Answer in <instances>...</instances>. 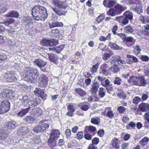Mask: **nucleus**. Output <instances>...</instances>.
I'll return each instance as SVG.
<instances>
[{
	"instance_id": "obj_50",
	"label": "nucleus",
	"mask_w": 149,
	"mask_h": 149,
	"mask_svg": "<svg viewBox=\"0 0 149 149\" xmlns=\"http://www.w3.org/2000/svg\"><path fill=\"white\" fill-rule=\"evenodd\" d=\"M116 61L119 65L122 66H123V64H126L125 61L119 56H118V58L116 60Z\"/></svg>"
},
{
	"instance_id": "obj_45",
	"label": "nucleus",
	"mask_w": 149,
	"mask_h": 149,
	"mask_svg": "<svg viewBox=\"0 0 149 149\" xmlns=\"http://www.w3.org/2000/svg\"><path fill=\"white\" fill-rule=\"evenodd\" d=\"M125 41L127 42H131L133 44H135L136 40L132 37L128 36L126 37Z\"/></svg>"
},
{
	"instance_id": "obj_34",
	"label": "nucleus",
	"mask_w": 149,
	"mask_h": 149,
	"mask_svg": "<svg viewBox=\"0 0 149 149\" xmlns=\"http://www.w3.org/2000/svg\"><path fill=\"white\" fill-rule=\"evenodd\" d=\"M149 141V138L146 136L144 137L139 141V144L141 146H144Z\"/></svg>"
},
{
	"instance_id": "obj_38",
	"label": "nucleus",
	"mask_w": 149,
	"mask_h": 149,
	"mask_svg": "<svg viewBox=\"0 0 149 149\" xmlns=\"http://www.w3.org/2000/svg\"><path fill=\"white\" fill-rule=\"evenodd\" d=\"M52 8L54 11L59 16L64 15L65 14V11L62 10V8H59V9L54 8Z\"/></svg>"
},
{
	"instance_id": "obj_58",
	"label": "nucleus",
	"mask_w": 149,
	"mask_h": 149,
	"mask_svg": "<svg viewBox=\"0 0 149 149\" xmlns=\"http://www.w3.org/2000/svg\"><path fill=\"white\" fill-rule=\"evenodd\" d=\"M111 56L109 54L104 53L102 56V58L104 60H106L108 59Z\"/></svg>"
},
{
	"instance_id": "obj_57",
	"label": "nucleus",
	"mask_w": 149,
	"mask_h": 149,
	"mask_svg": "<svg viewBox=\"0 0 149 149\" xmlns=\"http://www.w3.org/2000/svg\"><path fill=\"white\" fill-rule=\"evenodd\" d=\"M83 134L82 132H79L77 134V139L79 140L81 139L84 137Z\"/></svg>"
},
{
	"instance_id": "obj_3",
	"label": "nucleus",
	"mask_w": 149,
	"mask_h": 149,
	"mask_svg": "<svg viewBox=\"0 0 149 149\" xmlns=\"http://www.w3.org/2000/svg\"><path fill=\"white\" fill-rule=\"evenodd\" d=\"M19 102H21V105L24 107H35L41 102L40 100L38 98L33 99L30 100L29 99V97L27 96H24L23 97L22 99L19 100Z\"/></svg>"
},
{
	"instance_id": "obj_53",
	"label": "nucleus",
	"mask_w": 149,
	"mask_h": 149,
	"mask_svg": "<svg viewBox=\"0 0 149 149\" xmlns=\"http://www.w3.org/2000/svg\"><path fill=\"white\" fill-rule=\"evenodd\" d=\"M102 71L100 72V73L104 75L107 76L110 74V72L107 69H101Z\"/></svg>"
},
{
	"instance_id": "obj_44",
	"label": "nucleus",
	"mask_w": 149,
	"mask_h": 149,
	"mask_svg": "<svg viewBox=\"0 0 149 149\" xmlns=\"http://www.w3.org/2000/svg\"><path fill=\"white\" fill-rule=\"evenodd\" d=\"M75 91L76 93L79 94L81 96H83L86 95V93L80 88H76Z\"/></svg>"
},
{
	"instance_id": "obj_18",
	"label": "nucleus",
	"mask_w": 149,
	"mask_h": 149,
	"mask_svg": "<svg viewBox=\"0 0 149 149\" xmlns=\"http://www.w3.org/2000/svg\"><path fill=\"white\" fill-rule=\"evenodd\" d=\"M16 123L15 121H12L6 123L5 127L8 130H10L15 128L16 126Z\"/></svg>"
},
{
	"instance_id": "obj_40",
	"label": "nucleus",
	"mask_w": 149,
	"mask_h": 149,
	"mask_svg": "<svg viewBox=\"0 0 149 149\" xmlns=\"http://www.w3.org/2000/svg\"><path fill=\"white\" fill-rule=\"evenodd\" d=\"M134 50L133 53L137 55L140 53L141 52V48L139 45H136L133 47Z\"/></svg>"
},
{
	"instance_id": "obj_52",
	"label": "nucleus",
	"mask_w": 149,
	"mask_h": 149,
	"mask_svg": "<svg viewBox=\"0 0 149 149\" xmlns=\"http://www.w3.org/2000/svg\"><path fill=\"white\" fill-rule=\"evenodd\" d=\"M7 59L6 55L3 53H0V62L6 60Z\"/></svg>"
},
{
	"instance_id": "obj_9",
	"label": "nucleus",
	"mask_w": 149,
	"mask_h": 149,
	"mask_svg": "<svg viewBox=\"0 0 149 149\" xmlns=\"http://www.w3.org/2000/svg\"><path fill=\"white\" fill-rule=\"evenodd\" d=\"M52 3L59 8H63L65 9L68 6L66 1H62L59 0H52Z\"/></svg>"
},
{
	"instance_id": "obj_19",
	"label": "nucleus",
	"mask_w": 149,
	"mask_h": 149,
	"mask_svg": "<svg viewBox=\"0 0 149 149\" xmlns=\"http://www.w3.org/2000/svg\"><path fill=\"white\" fill-rule=\"evenodd\" d=\"M29 131L27 127H22L18 130L17 134L19 136H22L26 134Z\"/></svg>"
},
{
	"instance_id": "obj_59",
	"label": "nucleus",
	"mask_w": 149,
	"mask_h": 149,
	"mask_svg": "<svg viewBox=\"0 0 149 149\" xmlns=\"http://www.w3.org/2000/svg\"><path fill=\"white\" fill-rule=\"evenodd\" d=\"M99 139L97 137H95L92 140V144L96 145L99 143Z\"/></svg>"
},
{
	"instance_id": "obj_28",
	"label": "nucleus",
	"mask_w": 149,
	"mask_h": 149,
	"mask_svg": "<svg viewBox=\"0 0 149 149\" xmlns=\"http://www.w3.org/2000/svg\"><path fill=\"white\" fill-rule=\"evenodd\" d=\"M49 58L50 61L55 64L57 65L59 63L58 58L54 54H50L49 55Z\"/></svg>"
},
{
	"instance_id": "obj_24",
	"label": "nucleus",
	"mask_w": 149,
	"mask_h": 149,
	"mask_svg": "<svg viewBox=\"0 0 149 149\" xmlns=\"http://www.w3.org/2000/svg\"><path fill=\"white\" fill-rule=\"evenodd\" d=\"M108 46L111 49L113 50H121L123 49L122 47L119 46L114 42H110Z\"/></svg>"
},
{
	"instance_id": "obj_54",
	"label": "nucleus",
	"mask_w": 149,
	"mask_h": 149,
	"mask_svg": "<svg viewBox=\"0 0 149 149\" xmlns=\"http://www.w3.org/2000/svg\"><path fill=\"white\" fill-rule=\"evenodd\" d=\"M42 91L40 89L38 88H36L35 90L34 91L35 95L38 96H39L40 94L42 93Z\"/></svg>"
},
{
	"instance_id": "obj_30",
	"label": "nucleus",
	"mask_w": 149,
	"mask_h": 149,
	"mask_svg": "<svg viewBox=\"0 0 149 149\" xmlns=\"http://www.w3.org/2000/svg\"><path fill=\"white\" fill-rule=\"evenodd\" d=\"M41 142L40 136L39 135L34 136L31 139V142L32 144H38Z\"/></svg>"
},
{
	"instance_id": "obj_62",
	"label": "nucleus",
	"mask_w": 149,
	"mask_h": 149,
	"mask_svg": "<svg viewBox=\"0 0 149 149\" xmlns=\"http://www.w3.org/2000/svg\"><path fill=\"white\" fill-rule=\"evenodd\" d=\"M52 33L54 34V35H53L54 37L57 36H58V33H59V30L57 29H52Z\"/></svg>"
},
{
	"instance_id": "obj_63",
	"label": "nucleus",
	"mask_w": 149,
	"mask_h": 149,
	"mask_svg": "<svg viewBox=\"0 0 149 149\" xmlns=\"http://www.w3.org/2000/svg\"><path fill=\"white\" fill-rule=\"evenodd\" d=\"M140 98L139 97H136L133 100V102L134 104H137L140 101Z\"/></svg>"
},
{
	"instance_id": "obj_60",
	"label": "nucleus",
	"mask_w": 149,
	"mask_h": 149,
	"mask_svg": "<svg viewBox=\"0 0 149 149\" xmlns=\"http://www.w3.org/2000/svg\"><path fill=\"white\" fill-rule=\"evenodd\" d=\"M104 16L102 14L100 15L97 17L96 21L99 23L104 19Z\"/></svg>"
},
{
	"instance_id": "obj_22",
	"label": "nucleus",
	"mask_w": 149,
	"mask_h": 149,
	"mask_svg": "<svg viewBox=\"0 0 149 149\" xmlns=\"http://www.w3.org/2000/svg\"><path fill=\"white\" fill-rule=\"evenodd\" d=\"M5 30L7 32L9 36L13 37L15 34L16 32L15 29L12 26H8L5 29Z\"/></svg>"
},
{
	"instance_id": "obj_51",
	"label": "nucleus",
	"mask_w": 149,
	"mask_h": 149,
	"mask_svg": "<svg viewBox=\"0 0 149 149\" xmlns=\"http://www.w3.org/2000/svg\"><path fill=\"white\" fill-rule=\"evenodd\" d=\"M126 108L122 106H119L117 108V111L119 114L124 113L126 111Z\"/></svg>"
},
{
	"instance_id": "obj_43",
	"label": "nucleus",
	"mask_w": 149,
	"mask_h": 149,
	"mask_svg": "<svg viewBox=\"0 0 149 149\" xmlns=\"http://www.w3.org/2000/svg\"><path fill=\"white\" fill-rule=\"evenodd\" d=\"M116 14V12L113 8L110 9L107 13V15H108L114 16Z\"/></svg>"
},
{
	"instance_id": "obj_41",
	"label": "nucleus",
	"mask_w": 149,
	"mask_h": 149,
	"mask_svg": "<svg viewBox=\"0 0 149 149\" xmlns=\"http://www.w3.org/2000/svg\"><path fill=\"white\" fill-rule=\"evenodd\" d=\"M124 30L127 33H132L134 31L133 29L131 26L128 25L124 27Z\"/></svg>"
},
{
	"instance_id": "obj_39",
	"label": "nucleus",
	"mask_w": 149,
	"mask_h": 149,
	"mask_svg": "<svg viewBox=\"0 0 149 149\" xmlns=\"http://www.w3.org/2000/svg\"><path fill=\"white\" fill-rule=\"evenodd\" d=\"M112 63V62L108 60L104 62L103 64L101 66L100 68L101 69H107L109 68V64Z\"/></svg>"
},
{
	"instance_id": "obj_48",
	"label": "nucleus",
	"mask_w": 149,
	"mask_h": 149,
	"mask_svg": "<svg viewBox=\"0 0 149 149\" xmlns=\"http://www.w3.org/2000/svg\"><path fill=\"white\" fill-rule=\"evenodd\" d=\"M99 63H97L95 65H93L91 69V72L92 73H94L96 72L99 67Z\"/></svg>"
},
{
	"instance_id": "obj_1",
	"label": "nucleus",
	"mask_w": 149,
	"mask_h": 149,
	"mask_svg": "<svg viewBox=\"0 0 149 149\" xmlns=\"http://www.w3.org/2000/svg\"><path fill=\"white\" fill-rule=\"evenodd\" d=\"M24 80L29 82L32 83L41 81L39 86L41 87H45L47 85L48 78L45 75L39 74V71L36 68L28 67L25 68L21 73Z\"/></svg>"
},
{
	"instance_id": "obj_8",
	"label": "nucleus",
	"mask_w": 149,
	"mask_h": 149,
	"mask_svg": "<svg viewBox=\"0 0 149 149\" xmlns=\"http://www.w3.org/2000/svg\"><path fill=\"white\" fill-rule=\"evenodd\" d=\"M41 43L43 46L51 47L57 45L58 42V40L55 39L49 40L44 38L41 41Z\"/></svg>"
},
{
	"instance_id": "obj_13",
	"label": "nucleus",
	"mask_w": 149,
	"mask_h": 149,
	"mask_svg": "<svg viewBox=\"0 0 149 149\" xmlns=\"http://www.w3.org/2000/svg\"><path fill=\"white\" fill-rule=\"evenodd\" d=\"M136 86H143L146 84V80L143 76H137Z\"/></svg>"
},
{
	"instance_id": "obj_21",
	"label": "nucleus",
	"mask_w": 149,
	"mask_h": 149,
	"mask_svg": "<svg viewBox=\"0 0 149 149\" xmlns=\"http://www.w3.org/2000/svg\"><path fill=\"white\" fill-rule=\"evenodd\" d=\"M60 134V132L58 130H53L51 133L50 137L55 139H57L59 137Z\"/></svg>"
},
{
	"instance_id": "obj_33",
	"label": "nucleus",
	"mask_w": 149,
	"mask_h": 149,
	"mask_svg": "<svg viewBox=\"0 0 149 149\" xmlns=\"http://www.w3.org/2000/svg\"><path fill=\"white\" fill-rule=\"evenodd\" d=\"M112 145L113 148L116 149H119L120 148L118 143V139L115 138L113 139L111 141Z\"/></svg>"
},
{
	"instance_id": "obj_10",
	"label": "nucleus",
	"mask_w": 149,
	"mask_h": 149,
	"mask_svg": "<svg viewBox=\"0 0 149 149\" xmlns=\"http://www.w3.org/2000/svg\"><path fill=\"white\" fill-rule=\"evenodd\" d=\"M1 96L2 99L6 98L12 99L14 97V94L12 91L8 89L4 90L1 93Z\"/></svg>"
},
{
	"instance_id": "obj_15",
	"label": "nucleus",
	"mask_w": 149,
	"mask_h": 149,
	"mask_svg": "<svg viewBox=\"0 0 149 149\" xmlns=\"http://www.w3.org/2000/svg\"><path fill=\"white\" fill-rule=\"evenodd\" d=\"M31 107H29L25 109H22L18 112L17 116L22 118L27 114L30 110Z\"/></svg>"
},
{
	"instance_id": "obj_42",
	"label": "nucleus",
	"mask_w": 149,
	"mask_h": 149,
	"mask_svg": "<svg viewBox=\"0 0 149 149\" xmlns=\"http://www.w3.org/2000/svg\"><path fill=\"white\" fill-rule=\"evenodd\" d=\"M109 70L113 73H117L119 70V68L116 65H113L109 68Z\"/></svg>"
},
{
	"instance_id": "obj_64",
	"label": "nucleus",
	"mask_w": 149,
	"mask_h": 149,
	"mask_svg": "<svg viewBox=\"0 0 149 149\" xmlns=\"http://www.w3.org/2000/svg\"><path fill=\"white\" fill-rule=\"evenodd\" d=\"M68 110L71 112H74L75 111L74 106L70 104L67 107Z\"/></svg>"
},
{
	"instance_id": "obj_6",
	"label": "nucleus",
	"mask_w": 149,
	"mask_h": 149,
	"mask_svg": "<svg viewBox=\"0 0 149 149\" xmlns=\"http://www.w3.org/2000/svg\"><path fill=\"white\" fill-rule=\"evenodd\" d=\"M44 120H42L40 123L39 125L33 128V131L36 133H40L44 131L48 128L49 124L45 123Z\"/></svg>"
},
{
	"instance_id": "obj_16",
	"label": "nucleus",
	"mask_w": 149,
	"mask_h": 149,
	"mask_svg": "<svg viewBox=\"0 0 149 149\" xmlns=\"http://www.w3.org/2000/svg\"><path fill=\"white\" fill-rule=\"evenodd\" d=\"M101 85L106 88L108 92L112 89V84L108 79H106L105 82L102 83Z\"/></svg>"
},
{
	"instance_id": "obj_26",
	"label": "nucleus",
	"mask_w": 149,
	"mask_h": 149,
	"mask_svg": "<svg viewBox=\"0 0 149 149\" xmlns=\"http://www.w3.org/2000/svg\"><path fill=\"white\" fill-rule=\"evenodd\" d=\"M56 140L50 137L48 141V145L52 149H54V148L56 146Z\"/></svg>"
},
{
	"instance_id": "obj_17",
	"label": "nucleus",
	"mask_w": 149,
	"mask_h": 149,
	"mask_svg": "<svg viewBox=\"0 0 149 149\" xmlns=\"http://www.w3.org/2000/svg\"><path fill=\"white\" fill-rule=\"evenodd\" d=\"M139 108L142 112L148 111H149V104L148 103H142L139 104Z\"/></svg>"
},
{
	"instance_id": "obj_14",
	"label": "nucleus",
	"mask_w": 149,
	"mask_h": 149,
	"mask_svg": "<svg viewBox=\"0 0 149 149\" xmlns=\"http://www.w3.org/2000/svg\"><path fill=\"white\" fill-rule=\"evenodd\" d=\"M116 3V0H104L103 3L106 7L110 8L113 6Z\"/></svg>"
},
{
	"instance_id": "obj_47",
	"label": "nucleus",
	"mask_w": 149,
	"mask_h": 149,
	"mask_svg": "<svg viewBox=\"0 0 149 149\" xmlns=\"http://www.w3.org/2000/svg\"><path fill=\"white\" fill-rule=\"evenodd\" d=\"M15 22V20L13 18L7 19L6 21H4L3 24L6 26H8L9 25L12 24Z\"/></svg>"
},
{
	"instance_id": "obj_61",
	"label": "nucleus",
	"mask_w": 149,
	"mask_h": 149,
	"mask_svg": "<svg viewBox=\"0 0 149 149\" xmlns=\"http://www.w3.org/2000/svg\"><path fill=\"white\" fill-rule=\"evenodd\" d=\"M120 91V93H118L117 94V95L119 96L120 98H124L126 97L125 95H124V93L122 92V91L120 89L118 90Z\"/></svg>"
},
{
	"instance_id": "obj_37",
	"label": "nucleus",
	"mask_w": 149,
	"mask_h": 149,
	"mask_svg": "<svg viewBox=\"0 0 149 149\" xmlns=\"http://www.w3.org/2000/svg\"><path fill=\"white\" fill-rule=\"evenodd\" d=\"M142 9V6L141 4H136L135 7L133 8L134 10L137 12L139 14L143 13V11Z\"/></svg>"
},
{
	"instance_id": "obj_20",
	"label": "nucleus",
	"mask_w": 149,
	"mask_h": 149,
	"mask_svg": "<svg viewBox=\"0 0 149 149\" xmlns=\"http://www.w3.org/2000/svg\"><path fill=\"white\" fill-rule=\"evenodd\" d=\"M127 57L128 58V59L127 60V63L131 64L133 63V62L136 63L138 61L137 58L132 55L128 54L127 55Z\"/></svg>"
},
{
	"instance_id": "obj_29",
	"label": "nucleus",
	"mask_w": 149,
	"mask_h": 149,
	"mask_svg": "<svg viewBox=\"0 0 149 149\" xmlns=\"http://www.w3.org/2000/svg\"><path fill=\"white\" fill-rule=\"evenodd\" d=\"M19 15V13L17 12L12 10L11 12L8 13L6 15V16L7 17L17 18L18 17Z\"/></svg>"
},
{
	"instance_id": "obj_12",
	"label": "nucleus",
	"mask_w": 149,
	"mask_h": 149,
	"mask_svg": "<svg viewBox=\"0 0 149 149\" xmlns=\"http://www.w3.org/2000/svg\"><path fill=\"white\" fill-rule=\"evenodd\" d=\"M100 84L97 82H95L91 86L90 91L91 94L95 95L97 92Z\"/></svg>"
},
{
	"instance_id": "obj_4",
	"label": "nucleus",
	"mask_w": 149,
	"mask_h": 149,
	"mask_svg": "<svg viewBox=\"0 0 149 149\" xmlns=\"http://www.w3.org/2000/svg\"><path fill=\"white\" fill-rule=\"evenodd\" d=\"M133 17V14L130 13L125 12L122 15L115 17L114 20L118 22L122 25L127 24L129 20H132Z\"/></svg>"
},
{
	"instance_id": "obj_46",
	"label": "nucleus",
	"mask_w": 149,
	"mask_h": 149,
	"mask_svg": "<svg viewBox=\"0 0 149 149\" xmlns=\"http://www.w3.org/2000/svg\"><path fill=\"white\" fill-rule=\"evenodd\" d=\"M100 122V119L97 117L92 118H91V122L92 124L98 125Z\"/></svg>"
},
{
	"instance_id": "obj_7",
	"label": "nucleus",
	"mask_w": 149,
	"mask_h": 149,
	"mask_svg": "<svg viewBox=\"0 0 149 149\" xmlns=\"http://www.w3.org/2000/svg\"><path fill=\"white\" fill-rule=\"evenodd\" d=\"M10 109V103L8 100H5L0 103V114L8 111Z\"/></svg>"
},
{
	"instance_id": "obj_36",
	"label": "nucleus",
	"mask_w": 149,
	"mask_h": 149,
	"mask_svg": "<svg viewBox=\"0 0 149 149\" xmlns=\"http://www.w3.org/2000/svg\"><path fill=\"white\" fill-rule=\"evenodd\" d=\"M105 112H107V116L109 118L111 119L113 117L114 114L113 111L109 108H106Z\"/></svg>"
},
{
	"instance_id": "obj_23",
	"label": "nucleus",
	"mask_w": 149,
	"mask_h": 149,
	"mask_svg": "<svg viewBox=\"0 0 149 149\" xmlns=\"http://www.w3.org/2000/svg\"><path fill=\"white\" fill-rule=\"evenodd\" d=\"M9 132L5 130H0V139L3 140L7 138Z\"/></svg>"
},
{
	"instance_id": "obj_27",
	"label": "nucleus",
	"mask_w": 149,
	"mask_h": 149,
	"mask_svg": "<svg viewBox=\"0 0 149 149\" xmlns=\"http://www.w3.org/2000/svg\"><path fill=\"white\" fill-rule=\"evenodd\" d=\"M32 113L35 116L38 117L42 114V111L39 108H35L32 109Z\"/></svg>"
},
{
	"instance_id": "obj_11",
	"label": "nucleus",
	"mask_w": 149,
	"mask_h": 149,
	"mask_svg": "<svg viewBox=\"0 0 149 149\" xmlns=\"http://www.w3.org/2000/svg\"><path fill=\"white\" fill-rule=\"evenodd\" d=\"M35 64L40 68L42 71L45 72L46 69L45 68H42V67H45L47 64V62L40 59H36L34 61Z\"/></svg>"
},
{
	"instance_id": "obj_2",
	"label": "nucleus",
	"mask_w": 149,
	"mask_h": 149,
	"mask_svg": "<svg viewBox=\"0 0 149 149\" xmlns=\"http://www.w3.org/2000/svg\"><path fill=\"white\" fill-rule=\"evenodd\" d=\"M32 15L33 18L38 21H44L47 17V9L40 5L36 6L32 8Z\"/></svg>"
},
{
	"instance_id": "obj_35",
	"label": "nucleus",
	"mask_w": 149,
	"mask_h": 149,
	"mask_svg": "<svg viewBox=\"0 0 149 149\" xmlns=\"http://www.w3.org/2000/svg\"><path fill=\"white\" fill-rule=\"evenodd\" d=\"M106 91L105 89L103 87H101L99 89L98 95L100 98H103L105 95Z\"/></svg>"
},
{
	"instance_id": "obj_5",
	"label": "nucleus",
	"mask_w": 149,
	"mask_h": 149,
	"mask_svg": "<svg viewBox=\"0 0 149 149\" xmlns=\"http://www.w3.org/2000/svg\"><path fill=\"white\" fill-rule=\"evenodd\" d=\"M17 77L15 71H8L4 74L3 79L7 82H16L17 81Z\"/></svg>"
},
{
	"instance_id": "obj_31",
	"label": "nucleus",
	"mask_w": 149,
	"mask_h": 149,
	"mask_svg": "<svg viewBox=\"0 0 149 149\" xmlns=\"http://www.w3.org/2000/svg\"><path fill=\"white\" fill-rule=\"evenodd\" d=\"M137 76H132L130 77L127 81L130 84L134 85H136Z\"/></svg>"
},
{
	"instance_id": "obj_25",
	"label": "nucleus",
	"mask_w": 149,
	"mask_h": 149,
	"mask_svg": "<svg viewBox=\"0 0 149 149\" xmlns=\"http://www.w3.org/2000/svg\"><path fill=\"white\" fill-rule=\"evenodd\" d=\"M35 119L31 116H27L23 118V121L26 123H33Z\"/></svg>"
},
{
	"instance_id": "obj_55",
	"label": "nucleus",
	"mask_w": 149,
	"mask_h": 149,
	"mask_svg": "<svg viewBox=\"0 0 149 149\" xmlns=\"http://www.w3.org/2000/svg\"><path fill=\"white\" fill-rule=\"evenodd\" d=\"M65 45H61L56 47V50L58 53H59L63 49Z\"/></svg>"
},
{
	"instance_id": "obj_49",
	"label": "nucleus",
	"mask_w": 149,
	"mask_h": 149,
	"mask_svg": "<svg viewBox=\"0 0 149 149\" xmlns=\"http://www.w3.org/2000/svg\"><path fill=\"white\" fill-rule=\"evenodd\" d=\"M7 45L10 47H13L15 45V42L14 40H8L7 41Z\"/></svg>"
},
{
	"instance_id": "obj_32",
	"label": "nucleus",
	"mask_w": 149,
	"mask_h": 149,
	"mask_svg": "<svg viewBox=\"0 0 149 149\" xmlns=\"http://www.w3.org/2000/svg\"><path fill=\"white\" fill-rule=\"evenodd\" d=\"M115 8V10L118 14L120 13L125 10L122 5L118 3L116 5Z\"/></svg>"
},
{
	"instance_id": "obj_56",
	"label": "nucleus",
	"mask_w": 149,
	"mask_h": 149,
	"mask_svg": "<svg viewBox=\"0 0 149 149\" xmlns=\"http://www.w3.org/2000/svg\"><path fill=\"white\" fill-rule=\"evenodd\" d=\"M121 79L120 78L116 77L115 78V79L114 81V83L115 84L117 85H120L121 84Z\"/></svg>"
}]
</instances>
